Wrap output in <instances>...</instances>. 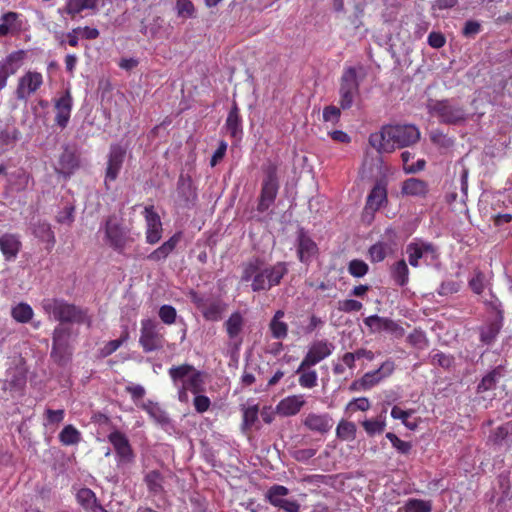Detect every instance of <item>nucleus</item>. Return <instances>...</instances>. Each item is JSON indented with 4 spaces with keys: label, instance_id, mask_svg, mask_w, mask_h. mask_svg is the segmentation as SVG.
Wrapping results in <instances>:
<instances>
[{
    "label": "nucleus",
    "instance_id": "f257e3e1",
    "mask_svg": "<svg viewBox=\"0 0 512 512\" xmlns=\"http://www.w3.org/2000/svg\"><path fill=\"white\" fill-rule=\"evenodd\" d=\"M420 132L414 125H388L369 137L370 145L380 153H390L396 148L415 144Z\"/></svg>",
    "mask_w": 512,
    "mask_h": 512
},
{
    "label": "nucleus",
    "instance_id": "f03ea898",
    "mask_svg": "<svg viewBox=\"0 0 512 512\" xmlns=\"http://www.w3.org/2000/svg\"><path fill=\"white\" fill-rule=\"evenodd\" d=\"M287 272L288 267L285 262L267 265L259 259H254L244 266L241 280L250 281L254 292L267 291L279 285Z\"/></svg>",
    "mask_w": 512,
    "mask_h": 512
},
{
    "label": "nucleus",
    "instance_id": "7ed1b4c3",
    "mask_svg": "<svg viewBox=\"0 0 512 512\" xmlns=\"http://www.w3.org/2000/svg\"><path fill=\"white\" fill-rule=\"evenodd\" d=\"M169 376L178 392V400L183 403L189 401L188 392L199 394L204 390V374L189 364L172 366Z\"/></svg>",
    "mask_w": 512,
    "mask_h": 512
},
{
    "label": "nucleus",
    "instance_id": "20e7f679",
    "mask_svg": "<svg viewBox=\"0 0 512 512\" xmlns=\"http://www.w3.org/2000/svg\"><path fill=\"white\" fill-rule=\"evenodd\" d=\"M41 307L49 318L60 322L86 323L91 325V319L85 311L58 298H46L41 302Z\"/></svg>",
    "mask_w": 512,
    "mask_h": 512
},
{
    "label": "nucleus",
    "instance_id": "39448f33",
    "mask_svg": "<svg viewBox=\"0 0 512 512\" xmlns=\"http://www.w3.org/2000/svg\"><path fill=\"white\" fill-rule=\"evenodd\" d=\"M164 335L159 325L151 319L141 321L139 344L145 352L160 350L164 346Z\"/></svg>",
    "mask_w": 512,
    "mask_h": 512
},
{
    "label": "nucleus",
    "instance_id": "423d86ee",
    "mask_svg": "<svg viewBox=\"0 0 512 512\" xmlns=\"http://www.w3.org/2000/svg\"><path fill=\"white\" fill-rule=\"evenodd\" d=\"M429 107L430 112L445 124H461L467 119V114L462 107L447 100L435 102Z\"/></svg>",
    "mask_w": 512,
    "mask_h": 512
},
{
    "label": "nucleus",
    "instance_id": "0eeeda50",
    "mask_svg": "<svg viewBox=\"0 0 512 512\" xmlns=\"http://www.w3.org/2000/svg\"><path fill=\"white\" fill-rule=\"evenodd\" d=\"M359 92V81L355 68H346L341 77L340 83V106L342 109H348L352 106L355 97Z\"/></svg>",
    "mask_w": 512,
    "mask_h": 512
},
{
    "label": "nucleus",
    "instance_id": "6e6552de",
    "mask_svg": "<svg viewBox=\"0 0 512 512\" xmlns=\"http://www.w3.org/2000/svg\"><path fill=\"white\" fill-rule=\"evenodd\" d=\"M43 85V75L37 71H27L18 79L15 95L18 100L27 101Z\"/></svg>",
    "mask_w": 512,
    "mask_h": 512
},
{
    "label": "nucleus",
    "instance_id": "1a4fd4ad",
    "mask_svg": "<svg viewBox=\"0 0 512 512\" xmlns=\"http://www.w3.org/2000/svg\"><path fill=\"white\" fill-rule=\"evenodd\" d=\"M108 440L115 450L118 466L128 465L134 461V453L125 434L115 430L108 435Z\"/></svg>",
    "mask_w": 512,
    "mask_h": 512
},
{
    "label": "nucleus",
    "instance_id": "9d476101",
    "mask_svg": "<svg viewBox=\"0 0 512 512\" xmlns=\"http://www.w3.org/2000/svg\"><path fill=\"white\" fill-rule=\"evenodd\" d=\"M334 349L333 344L329 343L326 340H320L314 342L304 359L302 360L301 364L299 365L296 373H300L302 370H305L306 368L310 366H314L323 359L327 358L329 355H331L332 351Z\"/></svg>",
    "mask_w": 512,
    "mask_h": 512
},
{
    "label": "nucleus",
    "instance_id": "9b49d317",
    "mask_svg": "<svg viewBox=\"0 0 512 512\" xmlns=\"http://www.w3.org/2000/svg\"><path fill=\"white\" fill-rule=\"evenodd\" d=\"M26 54L24 50H17L0 60V91L6 86L8 78L22 67Z\"/></svg>",
    "mask_w": 512,
    "mask_h": 512
},
{
    "label": "nucleus",
    "instance_id": "f8f14e48",
    "mask_svg": "<svg viewBox=\"0 0 512 512\" xmlns=\"http://www.w3.org/2000/svg\"><path fill=\"white\" fill-rule=\"evenodd\" d=\"M68 338V329L62 326H57L55 328L53 332V345L51 356L56 362L60 364L65 363L71 355V349L68 344Z\"/></svg>",
    "mask_w": 512,
    "mask_h": 512
},
{
    "label": "nucleus",
    "instance_id": "ddd939ff",
    "mask_svg": "<svg viewBox=\"0 0 512 512\" xmlns=\"http://www.w3.org/2000/svg\"><path fill=\"white\" fill-rule=\"evenodd\" d=\"M105 240L115 250H123L127 242V233L115 216H111L105 223Z\"/></svg>",
    "mask_w": 512,
    "mask_h": 512
},
{
    "label": "nucleus",
    "instance_id": "4468645a",
    "mask_svg": "<svg viewBox=\"0 0 512 512\" xmlns=\"http://www.w3.org/2000/svg\"><path fill=\"white\" fill-rule=\"evenodd\" d=\"M289 493L288 488L282 485H273L266 493V499L271 505L283 509L286 512H299L300 505L294 500L285 498Z\"/></svg>",
    "mask_w": 512,
    "mask_h": 512
},
{
    "label": "nucleus",
    "instance_id": "2eb2a0df",
    "mask_svg": "<svg viewBox=\"0 0 512 512\" xmlns=\"http://www.w3.org/2000/svg\"><path fill=\"white\" fill-rule=\"evenodd\" d=\"M192 301L208 321H218L225 310V304L220 300L204 299L192 293Z\"/></svg>",
    "mask_w": 512,
    "mask_h": 512
},
{
    "label": "nucleus",
    "instance_id": "dca6fc26",
    "mask_svg": "<svg viewBox=\"0 0 512 512\" xmlns=\"http://www.w3.org/2000/svg\"><path fill=\"white\" fill-rule=\"evenodd\" d=\"M278 192V180L276 176V168L269 166L266 171V177L262 185L261 199L259 203L260 210H266L274 201Z\"/></svg>",
    "mask_w": 512,
    "mask_h": 512
},
{
    "label": "nucleus",
    "instance_id": "f3484780",
    "mask_svg": "<svg viewBox=\"0 0 512 512\" xmlns=\"http://www.w3.org/2000/svg\"><path fill=\"white\" fill-rule=\"evenodd\" d=\"M144 218L146 222V242L156 244L162 237V222L159 215L154 211L153 206L145 207Z\"/></svg>",
    "mask_w": 512,
    "mask_h": 512
},
{
    "label": "nucleus",
    "instance_id": "a211bd4d",
    "mask_svg": "<svg viewBox=\"0 0 512 512\" xmlns=\"http://www.w3.org/2000/svg\"><path fill=\"white\" fill-rule=\"evenodd\" d=\"M394 368L395 365L393 361H385L379 369L364 374L360 381L354 382L352 388L356 389L359 385L363 389H370L377 385L382 379L391 375Z\"/></svg>",
    "mask_w": 512,
    "mask_h": 512
},
{
    "label": "nucleus",
    "instance_id": "6ab92c4d",
    "mask_svg": "<svg viewBox=\"0 0 512 512\" xmlns=\"http://www.w3.org/2000/svg\"><path fill=\"white\" fill-rule=\"evenodd\" d=\"M55 122L61 128L67 126L70 116L71 110L73 106V99L69 90L65 91V93L55 100Z\"/></svg>",
    "mask_w": 512,
    "mask_h": 512
},
{
    "label": "nucleus",
    "instance_id": "aec40b11",
    "mask_svg": "<svg viewBox=\"0 0 512 512\" xmlns=\"http://www.w3.org/2000/svg\"><path fill=\"white\" fill-rule=\"evenodd\" d=\"M305 403L306 399L302 394L287 396L276 405L275 412L284 417L294 416L300 412Z\"/></svg>",
    "mask_w": 512,
    "mask_h": 512
},
{
    "label": "nucleus",
    "instance_id": "412c9836",
    "mask_svg": "<svg viewBox=\"0 0 512 512\" xmlns=\"http://www.w3.org/2000/svg\"><path fill=\"white\" fill-rule=\"evenodd\" d=\"M303 425L310 431L325 434L331 430L333 420L327 413H309L303 420Z\"/></svg>",
    "mask_w": 512,
    "mask_h": 512
},
{
    "label": "nucleus",
    "instance_id": "4be33fe9",
    "mask_svg": "<svg viewBox=\"0 0 512 512\" xmlns=\"http://www.w3.org/2000/svg\"><path fill=\"white\" fill-rule=\"evenodd\" d=\"M125 157V150L120 146H112L109 154L108 165L106 169L105 183L116 180Z\"/></svg>",
    "mask_w": 512,
    "mask_h": 512
},
{
    "label": "nucleus",
    "instance_id": "5701e85b",
    "mask_svg": "<svg viewBox=\"0 0 512 512\" xmlns=\"http://www.w3.org/2000/svg\"><path fill=\"white\" fill-rule=\"evenodd\" d=\"M77 168V157L72 150L67 148L61 153L57 164L54 166L56 173L65 178L70 177Z\"/></svg>",
    "mask_w": 512,
    "mask_h": 512
},
{
    "label": "nucleus",
    "instance_id": "b1692460",
    "mask_svg": "<svg viewBox=\"0 0 512 512\" xmlns=\"http://www.w3.org/2000/svg\"><path fill=\"white\" fill-rule=\"evenodd\" d=\"M21 15L9 11L0 17V36L15 35L22 29Z\"/></svg>",
    "mask_w": 512,
    "mask_h": 512
},
{
    "label": "nucleus",
    "instance_id": "393cba45",
    "mask_svg": "<svg viewBox=\"0 0 512 512\" xmlns=\"http://www.w3.org/2000/svg\"><path fill=\"white\" fill-rule=\"evenodd\" d=\"M21 246V241L15 234H4L0 237V250L6 261L15 260Z\"/></svg>",
    "mask_w": 512,
    "mask_h": 512
},
{
    "label": "nucleus",
    "instance_id": "a878e982",
    "mask_svg": "<svg viewBox=\"0 0 512 512\" xmlns=\"http://www.w3.org/2000/svg\"><path fill=\"white\" fill-rule=\"evenodd\" d=\"M181 239V234L176 233L164 242L160 247L151 252L147 258L153 262H160L165 260L169 254L175 249Z\"/></svg>",
    "mask_w": 512,
    "mask_h": 512
},
{
    "label": "nucleus",
    "instance_id": "bb28decb",
    "mask_svg": "<svg viewBox=\"0 0 512 512\" xmlns=\"http://www.w3.org/2000/svg\"><path fill=\"white\" fill-rule=\"evenodd\" d=\"M504 375L505 369L502 365L495 367L482 378L477 386V391L482 393L495 389L497 383L504 377Z\"/></svg>",
    "mask_w": 512,
    "mask_h": 512
},
{
    "label": "nucleus",
    "instance_id": "cd10ccee",
    "mask_svg": "<svg viewBox=\"0 0 512 512\" xmlns=\"http://www.w3.org/2000/svg\"><path fill=\"white\" fill-rule=\"evenodd\" d=\"M77 501L87 512H108L98 504L96 496L91 489H80L77 493Z\"/></svg>",
    "mask_w": 512,
    "mask_h": 512
},
{
    "label": "nucleus",
    "instance_id": "c85d7f7f",
    "mask_svg": "<svg viewBox=\"0 0 512 512\" xmlns=\"http://www.w3.org/2000/svg\"><path fill=\"white\" fill-rule=\"evenodd\" d=\"M225 329L230 340L240 342L244 318L239 312L232 313L225 322Z\"/></svg>",
    "mask_w": 512,
    "mask_h": 512
},
{
    "label": "nucleus",
    "instance_id": "c756f323",
    "mask_svg": "<svg viewBox=\"0 0 512 512\" xmlns=\"http://www.w3.org/2000/svg\"><path fill=\"white\" fill-rule=\"evenodd\" d=\"M139 406L146 411L157 424L164 426L169 423L167 413L159 406V404L147 401L141 403Z\"/></svg>",
    "mask_w": 512,
    "mask_h": 512
},
{
    "label": "nucleus",
    "instance_id": "7c9ffc66",
    "mask_svg": "<svg viewBox=\"0 0 512 512\" xmlns=\"http://www.w3.org/2000/svg\"><path fill=\"white\" fill-rule=\"evenodd\" d=\"M427 191L426 182L418 178H409L402 185V193L408 196H424Z\"/></svg>",
    "mask_w": 512,
    "mask_h": 512
},
{
    "label": "nucleus",
    "instance_id": "2f4dec72",
    "mask_svg": "<svg viewBox=\"0 0 512 512\" xmlns=\"http://www.w3.org/2000/svg\"><path fill=\"white\" fill-rule=\"evenodd\" d=\"M225 128L227 130V133H229L231 137L236 139L240 137L242 133V128L239 110L237 106H234L230 110L226 119Z\"/></svg>",
    "mask_w": 512,
    "mask_h": 512
},
{
    "label": "nucleus",
    "instance_id": "473e14b6",
    "mask_svg": "<svg viewBox=\"0 0 512 512\" xmlns=\"http://www.w3.org/2000/svg\"><path fill=\"white\" fill-rule=\"evenodd\" d=\"M316 251L317 246L309 237L299 236L298 254L301 262H308Z\"/></svg>",
    "mask_w": 512,
    "mask_h": 512
},
{
    "label": "nucleus",
    "instance_id": "72a5a7b5",
    "mask_svg": "<svg viewBox=\"0 0 512 512\" xmlns=\"http://www.w3.org/2000/svg\"><path fill=\"white\" fill-rule=\"evenodd\" d=\"M386 190L380 185H376L367 198L366 209L371 211L378 210L386 200Z\"/></svg>",
    "mask_w": 512,
    "mask_h": 512
},
{
    "label": "nucleus",
    "instance_id": "f704fd0d",
    "mask_svg": "<svg viewBox=\"0 0 512 512\" xmlns=\"http://www.w3.org/2000/svg\"><path fill=\"white\" fill-rule=\"evenodd\" d=\"M59 441L65 446H72L78 444L82 437L80 431L69 424L66 425L59 433Z\"/></svg>",
    "mask_w": 512,
    "mask_h": 512
},
{
    "label": "nucleus",
    "instance_id": "c9c22d12",
    "mask_svg": "<svg viewBox=\"0 0 512 512\" xmlns=\"http://www.w3.org/2000/svg\"><path fill=\"white\" fill-rule=\"evenodd\" d=\"M284 317V312L282 310H278L273 319L270 322V330L272 336L276 339H283L287 336V324L282 321Z\"/></svg>",
    "mask_w": 512,
    "mask_h": 512
},
{
    "label": "nucleus",
    "instance_id": "e433bc0d",
    "mask_svg": "<svg viewBox=\"0 0 512 512\" xmlns=\"http://www.w3.org/2000/svg\"><path fill=\"white\" fill-rule=\"evenodd\" d=\"M34 315L32 307L24 302L14 306L11 310L12 318L19 323H28Z\"/></svg>",
    "mask_w": 512,
    "mask_h": 512
},
{
    "label": "nucleus",
    "instance_id": "4c0bfd02",
    "mask_svg": "<svg viewBox=\"0 0 512 512\" xmlns=\"http://www.w3.org/2000/svg\"><path fill=\"white\" fill-rule=\"evenodd\" d=\"M394 282L399 286H404L409 280V269L404 260L396 262L391 270Z\"/></svg>",
    "mask_w": 512,
    "mask_h": 512
},
{
    "label": "nucleus",
    "instance_id": "58836bf2",
    "mask_svg": "<svg viewBox=\"0 0 512 512\" xmlns=\"http://www.w3.org/2000/svg\"><path fill=\"white\" fill-rule=\"evenodd\" d=\"M98 0H69L66 5V12L75 16L83 10L95 9Z\"/></svg>",
    "mask_w": 512,
    "mask_h": 512
},
{
    "label": "nucleus",
    "instance_id": "ea45409f",
    "mask_svg": "<svg viewBox=\"0 0 512 512\" xmlns=\"http://www.w3.org/2000/svg\"><path fill=\"white\" fill-rule=\"evenodd\" d=\"M385 412L386 411H384L376 419L365 420L362 422L363 428L370 436H373L375 434H380L384 431V429L386 427Z\"/></svg>",
    "mask_w": 512,
    "mask_h": 512
},
{
    "label": "nucleus",
    "instance_id": "a19ab883",
    "mask_svg": "<svg viewBox=\"0 0 512 512\" xmlns=\"http://www.w3.org/2000/svg\"><path fill=\"white\" fill-rule=\"evenodd\" d=\"M423 242H411L406 247L409 264L413 267L419 266V260L423 259Z\"/></svg>",
    "mask_w": 512,
    "mask_h": 512
},
{
    "label": "nucleus",
    "instance_id": "79ce46f5",
    "mask_svg": "<svg viewBox=\"0 0 512 512\" xmlns=\"http://www.w3.org/2000/svg\"><path fill=\"white\" fill-rule=\"evenodd\" d=\"M259 409L257 405L248 406L243 410V423L242 429L247 432L250 430L258 421Z\"/></svg>",
    "mask_w": 512,
    "mask_h": 512
},
{
    "label": "nucleus",
    "instance_id": "37998d69",
    "mask_svg": "<svg viewBox=\"0 0 512 512\" xmlns=\"http://www.w3.org/2000/svg\"><path fill=\"white\" fill-rule=\"evenodd\" d=\"M356 426L352 422L342 420L336 428V435L342 440H353L355 438Z\"/></svg>",
    "mask_w": 512,
    "mask_h": 512
},
{
    "label": "nucleus",
    "instance_id": "c03bdc74",
    "mask_svg": "<svg viewBox=\"0 0 512 512\" xmlns=\"http://www.w3.org/2000/svg\"><path fill=\"white\" fill-rule=\"evenodd\" d=\"M402 509L405 512H431L432 506L430 502L421 499H409Z\"/></svg>",
    "mask_w": 512,
    "mask_h": 512
},
{
    "label": "nucleus",
    "instance_id": "a18cd8bd",
    "mask_svg": "<svg viewBox=\"0 0 512 512\" xmlns=\"http://www.w3.org/2000/svg\"><path fill=\"white\" fill-rule=\"evenodd\" d=\"M129 338V334L125 331L119 339L107 342L99 351L101 357H107L114 353Z\"/></svg>",
    "mask_w": 512,
    "mask_h": 512
},
{
    "label": "nucleus",
    "instance_id": "49530a36",
    "mask_svg": "<svg viewBox=\"0 0 512 512\" xmlns=\"http://www.w3.org/2000/svg\"><path fill=\"white\" fill-rule=\"evenodd\" d=\"M401 158H402V162H403V169L408 174L421 171L425 167V160H423V159H419L416 162V164H413V163L410 164L409 161L411 160V158H413V155L408 151L403 152L401 154Z\"/></svg>",
    "mask_w": 512,
    "mask_h": 512
},
{
    "label": "nucleus",
    "instance_id": "de8ad7c7",
    "mask_svg": "<svg viewBox=\"0 0 512 512\" xmlns=\"http://www.w3.org/2000/svg\"><path fill=\"white\" fill-rule=\"evenodd\" d=\"M369 267L367 263L360 259H353L348 264V272L356 278H361L368 273Z\"/></svg>",
    "mask_w": 512,
    "mask_h": 512
},
{
    "label": "nucleus",
    "instance_id": "09e8293b",
    "mask_svg": "<svg viewBox=\"0 0 512 512\" xmlns=\"http://www.w3.org/2000/svg\"><path fill=\"white\" fill-rule=\"evenodd\" d=\"M146 484L150 491L159 493L162 490V477L159 472L153 470L145 477Z\"/></svg>",
    "mask_w": 512,
    "mask_h": 512
},
{
    "label": "nucleus",
    "instance_id": "8fccbe9b",
    "mask_svg": "<svg viewBox=\"0 0 512 512\" xmlns=\"http://www.w3.org/2000/svg\"><path fill=\"white\" fill-rule=\"evenodd\" d=\"M158 314L164 324L172 325L176 321L177 312L176 309L171 305H162Z\"/></svg>",
    "mask_w": 512,
    "mask_h": 512
},
{
    "label": "nucleus",
    "instance_id": "3c124183",
    "mask_svg": "<svg viewBox=\"0 0 512 512\" xmlns=\"http://www.w3.org/2000/svg\"><path fill=\"white\" fill-rule=\"evenodd\" d=\"M176 11L179 17L190 18L194 15L195 8L190 0H177Z\"/></svg>",
    "mask_w": 512,
    "mask_h": 512
},
{
    "label": "nucleus",
    "instance_id": "603ef678",
    "mask_svg": "<svg viewBox=\"0 0 512 512\" xmlns=\"http://www.w3.org/2000/svg\"><path fill=\"white\" fill-rule=\"evenodd\" d=\"M386 438L389 439L392 446L402 454H408L412 448L410 442H406L398 438L395 434L389 432L386 434Z\"/></svg>",
    "mask_w": 512,
    "mask_h": 512
},
{
    "label": "nucleus",
    "instance_id": "864d4df0",
    "mask_svg": "<svg viewBox=\"0 0 512 512\" xmlns=\"http://www.w3.org/2000/svg\"><path fill=\"white\" fill-rule=\"evenodd\" d=\"M300 374L301 375L299 377V384L301 387L313 388L317 385L318 376L316 371L313 370L305 372L304 370H302Z\"/></svg>",
    "mask_w": 512,
    "mask_h": 512
},
{
    "label": "nucleus",
    "instance_id": "5fc2aeb1",
    "mask_svg": "<svg viewBox=\"0 0 512 512\" xmlns=\"http://www.w3.org/2000/svg\"><path fill=\"white\" fill-rule=\"evenodd\" d=\"M387 318L379 317L378 315H372L364 319V323L370 328L371 332L384 331V325Z\"/></svg>",
    "mask_w": 512,
    "mask_h": 512
},
{
    "label": "nucleus",
    "instance_id": "6e6d98bb",
    "mask_svg": "<svg viewBox=\"0 0 512 512\" xmlns=\"http://www.w3.org/2000/svg\"><path fill=\"white\" fill-rule=\"evenodd\" d=\"M387 247L384 243H376L369 249V255L373 262H381L385 259Z\"/></svg>",
    "mask_w": 512,
    "mask_h": 512
},
{
    "label": "nucleus",
    "instance_id": "4d7b16f0",
    "mask_svg": "<svg viewBox=\"0 0 512 512\" xmlns=\"http://www.w3.org/2000/svg\"><path fill=\"white\" fill-rule=\"evenodd\" d=\"M408 341L413 346L423 349L427 346V339L422 331L414 330L409 336Z\"/></svg>",
    "mask_w": 512,
    "mask_h": 512
},
{
    "label": "nucleus",
    "instance_id": "13d9d810",
    "mask_svg": "<svg viewBox=\"0 0 512 512\" xmlns=\"http://www.w3.org/2000/svg\"><path fill=\"white\" fill-rule=\"evenodd\" d=\"M498 332L499 327L496 324H491L481 330V340L486 344H490L494 341Z\"/></svg>",
    "mask_w": 512,
    "mask_h": 512
},
{
    "label": "nucleus",
    "instance_id": "bf43d9fd",
    "mask_svg": "<svg viewBox=\"0 0 512 512\" xmlns=\"http://www.w3.org/2000/svg\"><path fill=\"white\" fill-rule=\"evenodd\" d=\"M361 308L362 303L357 300L345 299L338 302V309L343 312L359 311Z\"/></svg>",
    "mask_w": 512,
    "mask_h": 512
},
{
    "label": "nucleus",
    "instance_id": "052dcab7",
    "mask_svg": "<svg viewBox=\"0 0 512 512\" xmlns=\"http://www.w3.org/2000/svg\"><path fill=\"white\" fill-rule=\"evenodd\" d=\"M460 285L459 283L449 280L444 281L441 283L440 287L438 288V294L439 295H449L453 294L459 291Z\"/></svg>",
    "mask_w": 512,
    "mask_h": 512
},
{
    "label": "nucleus",
    "instance_id": "680f3d73",
    "mask_svg": "<svg viewBox=\"0 0 512 512\" xmlns=\"http://www.w3.org/2000/svg\"><path fill=\"white\" fill-rule=\"evenodd\" d=\"M432 364H437L444 368H449L452 365L453 359L451 356L442 352L435 353L431 356Z\"/></svg>",
    "mask_w": 512,
    "mask_h": 512
},
{
    "label": "nucleus",
    "instance_id": "e2e57ef3",
    "mask_svg": "<svg viewBox=\"0 0 512 512\" xmlns=\"http://www.w3.org/2000/svg\"><path fill=\"white\" fill-rule=\"evenodd\" d=\"M384 331L397 338L404 335V329L398 323L388 318L386 319V323L384 325Z\"/></svg>",
    "mask_w": 512,
    "mask_h": 512
},
{
    "label": "nucleus",
    "instance_id": "0e129e2a",
    "mask_svg": "<svg viewBox=\"0 0 512 512\" xmlns=\"http://www.w3.org/2000/svg\"><path fill=\"white\" fill-rule=\"evenodd\" d=\"M422 249H423V260H424V262L430 263V262H432V261L437 259L438 252H437L436 248L432 244L423 242V248Z\"/></svg>",
    "mask_w": 512,
    "mask_h": 512
},
{
    "label": "nucleus",
    "instance_id": "69168bd1",
    "mask_svg": "<svg viewBox=\"0 0 512 512\" xmlns=\"http://www.w3.org/2000/svg\"><path fill=\"white\" fill-rule=\"evenodd\" d=\"M210 404V399L207 396L196 394V397L194 398V407L197 412L203 413L207 411Z\"/></svg>",
    "mask_w": 512,
    "mask_h": 512
},
{
    "label": "nucleus",
    "instance_id": "338daca9",
    "mask_svg": "<svg viewBox=\"0 0 512 512\" xmlns=\"http://www.w3.org/2000/svg\"><path fill=\"white\" fill-rule=\"evenodd\" d=\"M481 30V25L478 21L469 20L465 23L463 28V35L466 37H472L478 34Z\"/></svg>",
    "mask_w": 512,
    "mask_h": 512
},
{
    "label": "nucleus",
    "instance_id": "774afa93",
    "mask_svg": "<svg viewBox=\"0 0 512 512\" xmlns=\"http://www.w3.org/2000/svg\"><path fill=\"white\" fill-rule=\"evenodd\" d=\"M471 289L480 294L484 290V275L482 273H477L469 282Z\"/></svg>",
    "mask_w": 512,
    "mask_h": 512
}]
</instances>
